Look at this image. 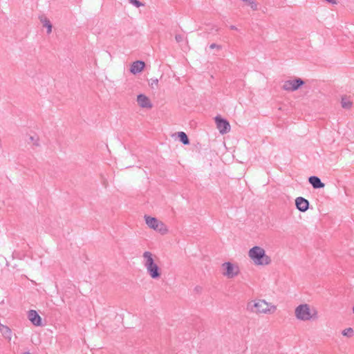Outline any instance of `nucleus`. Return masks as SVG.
Listing matches in <instances>:
<instances>
[{
    "instance_id": "4468645a",
    "label": "nucleus",
    "mask_w": 354,
    "mask_h": 354,
    "mask_svg": "<svg viewBox=\"0 0 354 354\" xmlns=\"http://www.w3.org/2000/svg\"><path fill=\"white\" fill-rule=\"evenodd\" d=\"M0 332L6 339H8L9 341L11 339L12 330L8 326L0 323Z\"/></svg>"
},
{
    "instance_id": "423d86ee",
    "label": "nucleus",
    "mask_w": 354,
    "mask_h": 354,
    "mask_svg": "<svg viewBox=\"0 0 354 354\" xmlns=\"http://www.w3.org/2000/svg\"><path fill=\"white\" fill-rule=\"evenodd\" d=\"M295 316L298 319L303 321L310 320L313 317L309 306L306 304H301L296 308Z\"/></svg>"
},
{
    "instance_id": "412c9836",
    "label": "nucleus",
    "mask_w": 354,
    "mask_h": 354,
    "mask_svg": "<svg viewBox=\"0 0 354 354\" xmlns=\"http://www.w3.org/2000/svg\"><path fill=\"white\" fill-rule=\"evenodd\" d=\"M175 39L178 43H180L183 41L184 36L183 35H176L175 37Z\"/></svg>"
},
{
    "instance_id": "6ab92c4d",
    "label": "nucleus",
    "mask_w": 354,
    "mask_h": 354,
    "mask_svg": "<svg viewBox=\"0 0 354 354\" xmlns=\"http://www.w3.org/2000/svg\"><path fill=\"white\" fill-rule=\"evenodd\" d=\"M342 334L344 336L352 337L353 335V330L352 328H347L342 330Z\"/></svg>"
},
{
    "instance_id": "a878e982",
    "label": "nucleus",
    "mask_w": 354,
    "mask_h": 354,
    "mask_svg": "<svg viewBox=\"0 0 354 354\" xmlns=\"http://www.w3.org/2000/svg\"><path fill=\"white\" fill-rule=\"evenodd\" d=\"M23 354H31L30 352H24Z\"/></svg>"
},
{
    "instance_id": "5701e85b",
    "label": "nucleus",
    "mask_w": 354,
    "mask_h": 354,
    "mask_svg": "<svg viewBox=\"0 0 354 354\" xmlns=\"http://www.w3.org/2000/svg\"><path fill=\"white\" fill-rule=\"evenodd\" d=\"M151 86L152 88L154 87V86H158V79H151Z\"/></svg>"
},
{
    "instance_id": "dca6fc26",
    "label": "nucleus",
    "mask_w": 354,
    "mask_h": 354,
    "mask_svg": "<svg viewBox=\"0 0 354 354\" xmlns=\"http://www.w3.org/2000/svg\"><path fill=\"white\" fill-rule=\"evenodd\" d=\"M178 136L180 141L183 145H189V138H188V136H187V134L185 132H183V131L178 132Z\"/></svg>"
},
{
    "instance_id": "7ed1b4c3",
    "label": "nucleus",
    "mask_w": 354,
    "mask_h": 354,
    "mask_svg": "<svg viewBox=\"0 0 354 354\" xmlns=\"http://www.w3.org/2000/svg\"><path fill=\"white\" fill-rule=\"evenodd\" d=\"M248 309L255 313L271 314L276 310L277 306L268 304L263 299H259L257 301L248 303Z\"/></svg>"
},
{
    "instance_id": "f3484780",
    "label": "nucleus",
    "mask_w": 354,
    "mask_h": 354,
    "mask_svg": "<svg viewBox=\"0 0 354 354\" xmlns=\"http://www.w3.org/2000/svg\"><path fill=\"white\" fill-rule=\"evenodd\" d=\"M341 104L342 108L346 109H349L352 106V102L346 96L342 97Z\"/></svg>"
},
{
    "instance_id": "2eb2a0df",
    "label": "nucleus",
    "mask_w": 354,
    "mask_h": 354,
    "mask_svg": "<svg viewBox=\"0 0 354 354\" xmlns=\"http://www.w3.org/2000/svg\"><path fill=\"white\" fill-rule=\"evenodd\" d=\"M39 19L43 26L47 28V33L50 34L53 27L50 20L44 16L39 17Z\"/></svg>"
},
{
    "instance_id": "9d476101",
    "label": "nucleus",
    "mask_w": 354,
    "mask_h": 354,
    "mask_svg": "<svg viewBox=\"0 0 354 354\" xmlns=\"http://www.w3.org/2000/svg\"><path fill=\"white\" fill-rule=\"evenodd\" d=\"M28 319L35 326H39L41 325V319L39 314L35 310L28 311Z\"/></svg>"
},
{
    "instance_id": "6e6552de",
    "label": "nucleus",
    "mask_w": 354,
    "mask_h": 354,
    "mask_svg": "<svg viewBox=\"0 0 354 354\" xmlns=\"http://www.w3.org/2000/svg\"><path fill=\"white\" fill-rule=\"evenodd\" d=\"M215 122L216 124L217 129L221 134L227 133L230 131L229 122L227 120L222 118L221 116L218 115L215 117Z\"/></svg>"
},
{
    "instance_id": "393cba45",
    "label": "nucleus",
    "mask_w": 354,
    "mask_h": 354,
    "mask_svg": "<svg viewBox=\"0 0 354 354\" xmlns=\"http://www.w3.org/2000/svg\"><path fill=\"white\" fill-rule=\"evenodd\" d=\"M230 29H232V30H236L237 28H236V26H230Z\"/></svg>"
},
{
    "instance_id": "ddd939ff",
    "label": "nucleus",
    "mask_w": 354,
    "mask_h": 354,
    "mask_svg": "<svg viewBox=\"0 0 354 354\" xmlns=\"http://www.w3.org/2000/svg\"><path fill=\"white\" fill-rule=\"evenodd\" d=\"M308 182L313 186L314 189H320L324 187V183H323L320 178L315 176H312L308 178Z\"/></svg>"
},
{
    "instance_id": "9b49d317",
    "label": "nucleus",
    "mask_w": 354,
    "mask_h": 354,
    "mask_svg": "<svg viewBox=\"0 0 354 354\" xmlns=\"http://www.w3.org/2000/svg\"><path fill=\"white\" fill-rule=\"evenodd\" d=\"M137 102L138 105L142 108H151L152 104L149 99L144 94H139L137 96Z\"/></svg>"
},
{
    "instance_id": "f257e3e1",
    "label": "nucleus",
    "mask_w": 354,
    "mask_h": 354,
    "mask_svg": "<svg viewBox=\"0 0 354 354\" xmlns=\"http://www.w3.org/2000/svg\"><path fill=\"white\" fill-rule=\"evenodd\" d=\"M248 256L257 266H267L271 262V259L266 255L265 250L259 246H254L250 249Z\"/></svg>"
},
{
    "instance_id": "a211bd4d",
    "label": "nucleus",
    "mask_w": 354,
    "mask_h": 354,
    "mask_svg": "<svg viewBox=\"0 0 354 354\" xmlns=\"http://www.w3.org/2000/svg\"><path fill=\"white\" fill-rule=\"evenodd\" d=\"M39 140L38 136H30L29 137L28 143L32 142L35 146L38 147V146H39Z\"/></svg>"
},
{
    "instance_id": "1a4fd4ad",
    "label": "nucleus",
    "mask_w": 354,
    "mask_h": 354,
    "mask_svg": "<svg viewBox=\"0 0 354 354\" xmlns=\"http://www.w3.org/2000/svg\"><path fill=\"white\" fill-rule=\"evenodd\" d=\"M295 205L297 209L300 212H304L309 208V202L307 199L299 196L295 199Z\"/></svg>"
},
{
    "instance_id": "bb28decb",
    "label": "nucleus",
    "mask_w": 354,
    "mask_h": 354,
    "mask_svg": "<svg viewBox=\"0 0 354 354\" xmlns=\"http://www.w3.org/2000/svg\"><path fill=\"white\" fill-rule=\"evenodd\" d=\"M353 313H354V306L353 307Z\"/></svg>"
},
{
    "instance_id": "aec40b11",
    "label": "nucleus",
    "mask_w": 354,
    "mask_h": 354,
    "mask_svg": "<svg viewBox=\"0 0 354 354\" xmlns=\"http://www.w3.org/2000/svg\"><path fill=\"white\" fill-rule=\"evenodd\" d=\"M129 2L133 4V6H135L137 8H139L140 6H144L140 1H139L138 0H129Z\"/></svg>"
},
{
    "instance_id": "4be33fe9",
    "label": "nucleus",
    "mask_w": 354,
    "mask_h": 354,
    "mask_svg": "<svg viewBox=\"0 0 354 354\" xmlns=\"http://www.w3.org/2000/svg\"><path fill=\"white\" fill-rule=\"evenodd\" d=\"M209 48H211V49L216 48L217 50H221V46L218 45L216 44H212L209 46Z\"/></svg>"
},
{
    "instance_id": "b1692460",
    "label": "nucleus",
    "mask_w": 354,
    "mask_h": 354,
    "mask_svg": "<svg viewBox=\"0 0 354 354\" xmlns=\"http://www.w3.org/2000/svg\"><path fill=\"white\" fill-rule=\"evenodd\" d=\"M194 290L197 292H201L202 290V288L201 286H196L195 287Z\"/></svg>"
},
{
    "instance_id": "20e7f679",
    "label": "nucleus",
    "mask_w": 354,
    "mask_h": 354,
    "mask_svg": "<svg viewBox=\"0 0 354 354\" xmlns=\"http://www.w3.org/2000/svg\"><path fill=\"white\" fill-rule=\"evenodd\" d=\"M145 220L147 225L150 228L159 232L162 234H165L167 232L168 230L166 225L156 218L145 215Z\"/></svg>"
},
{
    "instance_id": "f03ea898",
    "label": "nucleus",
    "mask_w": 354,
    "mask_h": 354,
    "mask_svg": "<svg viewBox=\"0 0 354 354\" xmlns=\"http://www.w3.org/2000/svg\"><path fill=\"white\" fill-rule=\"evenodd\" d=\"M144 258V266L147 269L149 275L153 279H158L161 276L160 269L158 266L154 262L153 254L149 251H146L142 255Z\"/></svg>"
},
{
    "instance_id": "0eeeda50",
    "label": "nucleus",
    "mask_w": 354,
    "mask_h": 354,
    "mask_svg": "<svg viewBox=\"0 0 354 354\" xmlns=\"http://www.w3.org/2000/svg\"><path fill=\"white\" fill-rule=\"evenodd\" d=\"M304 84L305 82L302 79L297 77L294 80L285 81L282 86V88L287 91H295Z\"/></svg>"
},
{
    "instance_id": "39448f33",
    "label": "nucleus",
    "mask_w": 354,
    "mask_h": 354,
    "mask_svg": "<svg viewBox=\"0 0 354 354\" xmlns=\"http://www.w3.org/2000/svg\"><path fill=\"white\" fill-rule=\"evenodd\" d=\"M221 267L223 269L222 274L227 279H232L236 277L240 272L238 265L231 262H225L222 264Z\"/></svg>"
},
{
    "instance_id": "f8f14e48",
    "label": "nucleus",
    "mask_w": 354,
    "mask_h": 354,
    "mask_svg": "<svg viewBox=\"0 0 354 354\" xmlns=\"http://www.w3.org/2000/svg\"><path fill=\"white\" fill-rule=\"evenodd\" d=\"M145 66V64L144 62L136 61L131 64L130 71L133 74H137L143 70Z\"/></svg>"
}]
</instances>
